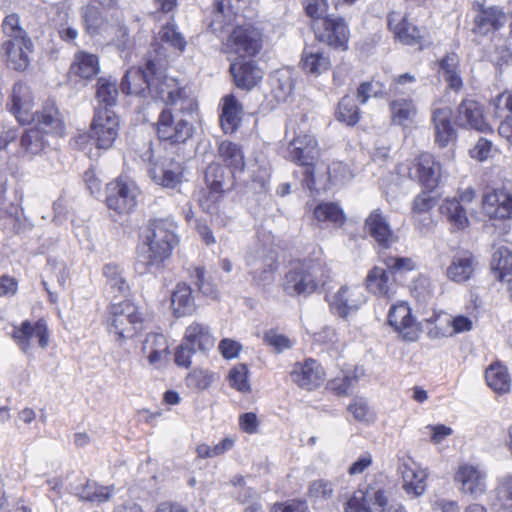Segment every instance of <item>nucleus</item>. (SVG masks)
<instances>
[{
    "label": "nucleus",
    "mask_w": 512,
    "mask_h": 512,
    "mask_svg": "<svg viewBox=\"0 0 512 512\" xmlns=\"http://www.w3.org/2000/svg\"><path fill=\"white\" fill-rule=\"evenodd\" d=\"M456 124L459 127L474 129L479 132L490 130L486 123L481 105L474 101L465 99L457 108Z\"/></svg>",
    "instance_id": "nucleus-28"
},
{
    "label": "nucleus",
    "mask_w": 512,
    "mask_h": 512,
    "mask_svg": "<svg viewBox=\"0 0 512 512\" xmlns=\"http://www.w3.org/2000/svg\"><path fill=\"white\" fill-rule=\"evenodd\" d=\"M380 261L389 270L395 278L398 274H402L415 269L416 264L410 257H396L388 254L380 256Z\"/></svg>",
    "instance_id": "nucleus-53"
},
{
    "label": "nucleus",
    "mask_w": 512,
    "mask_h": 512,
    "mask_svg": "<svg viewBox=\"0 0 512 512\" xmlns=\"http://www.w3.org/2000/svg\"><path fill=\"white\" fill-rule=\"evenodd\" d=\"M315 220L319 223L331 225L334 227H341L346 217L343 210L336 203L323 202L317 205L313 211Z\"/></svg>",
    "instance_id": "nucleus-43"
},
{
    "label": "nucleus",
    "mask_w": 512,
    "mask_h": 512,
    "mask_svg": "<svg viewBox=\"0 0 512 512\" xmlns=\"http://www.w3.org/2000/svg\"><path fill=\"white\" fill-rule=\"evenodd\" d=\"M284 157L299 166L305 167L302 183L309 190L315 189L317 180L314 165L320 157V148L315 137L309 134L295 136L289 142Z\"/></svg>",
    "instance_id": "nucleus-3"
},
{
    "label": "nucleus",
    "mask_w": 512,
    "mask_h": 512,
    "mask_svg": "<svg viewBox=\"0 0 512 512\" xmlns=\"http://www.w3.org/2000/svg\"><path fill=\"white\" fill-rule=\"evenodd\" d=\"M120 119L111 109H95L87 134H81L76 142L83 145L91 140L99 150H109L119 136Z\"/></svg>",
    "instance_id": "nucleus-4"
},
{
    "label": "nucleus",
    "mask_w": 512,
    "mask_h": 512,
    "mask_svg": "<svg viewBox=\"0 0 512 512\" xmlns=\"http://www.w3.org/2000/svg\"><path fill=\"white\" fill-rule=\"evenodd\" d=\"M482 206L485 214L494 219L512 218V195L503 189L484 195Z\"/></svg>",
    "instance_id": "nucleus-29"
},
{
    "label": "nucleus",
    "mask_w": 512,
    "mask_h": 512,
    "mask_svg": "<svg viewBox=\"0 0 512 512\" xmlns=\"http://www.w3.org/2000/svg\"><path fill=\"white\" fill-rule=\"evenodd\" d=\"M3 41L1 51L8 68L25 72L30 66V54L34 44L28 32L21 26L20 16L17 13L6 15L1 23Z\"/></svg>",
    "instance_id": "nucleus-1"
},
{
    "label": "nucleus",
    "mask_w": 512,
    "mask_h": 512,
    "mask_svg": "<svg viewBox=\"0 0 512 512\" xmlns=\"http://www.w3.org/2000/svg\"><path fill=\"white\" fill-rule=\"evenodd\" d=\"M364 375V369L356 366L352 371L347 372L342 378H335L330 381L329 386L338 395H346L355 387L360 377Z\"/></svg>",
    "instance_id": "nucleus-52"
},
{
    "label": "nucleus",
    "mask_w": 512,
    "mask_h": 512,
    "mask_svg": "<svg viewBox=\"0 0 512 512\" xmlns=\"http://www.w3.org/2000/svg\"><path fill=\"white\" fill-rule=\"evenodd\" d=\"M11 334L16 344L25 353L35 343L45 348L49 342L44 322H21L19 326L12 327Z\"/></svg>",
    "instance_id": "nucleus-20"
},
{
    "label": "nucleus",
    "mask_w": 512,
    "mask_h": 512,
    "mask_svg": "<svg viewBox=\"0 0 512 512\" xmlns=\"http://www.w3.org/2000/svg\"><path fill=\"white\" fill-rule=\"evenodd\" d=\"M309 495L316 500H327L333 495V484L322 479L313 481L309 486Z\"/></svg>",
    "instance_id": "nucleus-61"
},
{
    "label": "nucleus",
    "mask_w": 512,
    "mask_h": 512,
    "mask_svg": "<svg viewBox=\"0 0 512 512\" xmlns=\"http://www.w3.org/2000/svg\"><path fill=\"white\" fill-rule=\"evenodd\" d=\"M453 111L449 106H439L434 102L431 106V126L434 131L435 143L444 148L457 137L452 124Z\"/></svg>",
    "instance_id": "nucleus-18"
},
{
    "label": "nucleus",
    "mask_w": 512,
    "mask_h": 512,
    "mask_svg": "<svg viewBox=\"0 0 512 512\" xmlns=\"http://www.w3.org/2000/svg\"><path fill=\"white\" fill-rule=\"evenodd\" d=\"M265 342L274 348L276 352H283L293 346V341L287 336L280 334L274 330H270L264 335Z\"/></svg>",
    "instance_id": "nucleus-63"
},
{
    "label": "nucleus",
    "mask_w": 512,
    "mask_h": 512,
    "mask_svg": "<svg viewBox=\"0 0 512 512\" xmlns=\"http://www.w3.org/2000/svg\"><path fill=\"white\" fill-rule=\"evenodd\" d=\"M387 324L405 341H416L419 338L420 322H387Z\"/></svg>",
    "instance_id": "nucleus-59"
},
{
    "label": "nucleus",
    "mask_w": 512,
    "mask_h": 512,
    "mask_svg": "<svg viewBox=\"0 0 512 512\" xmlns=\"http://www.w3.org/2000/svg\"><path fill=\"white\" fill-rule=\"evenodd\" d=\"M108 314L113 320H140L137 306L127 299L111 304Z\"/></svg>",
    "instance_id": "nucleus-55"
},
{
    "label": "nucleus",
    "mask_w": 512,
    "mask_h": 512,
    "mask_svg": "<svg viewBox=\"0 0 512 512\" xmlns=\"http://www.w3.org/2000/svg\"><path fill=\"white\" fill-rule=\"evenodd\" d=\"M398 173L417 180L428 189L435 188L441 177V166L430 153H421L398 167Z\"/></svg>",
    "instance_id": "nucleus-9"
},
{
    "label": "nucleus",
    "mask_w": 512,
    "mask_h": 512,
    "mask_svg": "<svg viewBox=\"0 0 512 512\" xmlns=\"http://www.w3.org/2000/svg\"><path fill=\"white\" fill-rule=\"evenodd\" d=\"M35 127L47 135L63 137L65 135V121L63 114L54 99H47L40 109L35 111Z\"/></svg>",
    "instance_id": "nucleus-19"
},
{
    "label": "nucleus",
    "mask_w": 512,
    "mask_h": 512,
    "mask_svg": "<svg viewBox=\"0 0 512 512\" xmlns=\"http://www.w3.org/2000/svg\"><path fill=\"white\" fill-rule=\"evenodd\" d=\"M165 70L166 68L161 65V74L153 81L151 94L148 97L174 105L186 97V92L175 78L165 75Z\"/></svg>",
    "instance_id": "nucleus-24"
},
{
    "label": "nucleus",
    "mask_w": 512,
    "mask_h": 512,
    "mask_svg": "<svg viewBox=\"0 0 512 512\" xmlns=\"http://www.w3.org/2000/svg\"><path fill=\"white\" fill-rule=\"evenodd\" d=\"M270 512H309L306 501L304 500H289L281 503H274Z\"/></svg>",
    "instance_id": "nucleus-64"
},
{
    "label": "nucleus",
    "mask_w": 512,
    "mask_h": 512,
    "mask_svg": "<svg viewBox=\"0 0 512 512\" xmlns=\"http://www.w3.org/2000/svg\"><path fill=\"white\" fill-rule=\"evenodd\" d=\"M477 268V260L472 252L459 250L451 258L446 269V277L455 283L462 284L469 281Z\"/></svg>",
    "instance_id": "nucleus-25"
},
{
    "label": "nucleus",
    "mask_w": 512,
    "mask_h": 512,
    "mask_svg": "<svg viewBox=\"0 0 512 512\" xmlns=\"http://www.w3.org/2000/svg\"><path fill=\"white\" fill-rule=\"evenodd\" d=\"M100 73V60L96 54L78 50L69 66L67 79L75 84H87Z\"/></svg>",
    "instance_id": "nucleus-15"
},
{
    "label": "nucleus",
    "mask_w": 512,
    "mask_h": 512,
    "mask_svg": "<svg viewBox=\"0 0 512 512\" xmlns=\"http://www.w3.org/2000/svg\"><path fill=\"white\" fill-rule=\"evenodd\" d=\"M365 228L376 243L384 249L390 248L398 240L387 218L379 209L373 210L366 218Z\"/></svg>",
    "instance_id": "nucleus-27"
},
{
    "label": "nucleus",
    "mask_w": 512,
    "mask_h": 512,
    "mask_svg": "<svg viewBox=\"0 0 512 512\" xmlns=\"http://www.w3.org/2000/svg\"><path fill=\"white\" fill-rule=\"evenodd\" d=\"M474 198V190L467 188L459 194V198L446 199L441 205V212L453 227L458 230L465 229L469 224L467 206Z\"/></svg>",
    "instance_id": "nucleus-21"
},
{
    "label": "nucleus",
    "mask_w": 512,
    "mask_h": 512,
    "mask_svg": "<svg viewBox=\"0 0 512 512\" xmlns=\"http://www.w3.org/2000/svg\"><path fill=\"white\" fill-rule=\"evenodd\" d=\"M243 115V107L233 95H226L223 98L222 113L220 122L224 133L232 134L240 126Z\"/></svg>",
    "instance_id": "nucleus-35"
},
{
    "label": "nucleus",
    "mask_w": 512,
    "mask_h": 512,
    "mask_svg": "<svg viewBox=\"0 0 512 512\" xmlns=\"http://www.w3.org/2000/svg\"><path fill=\"white\" fill-rule=\"evenodd\" d=\"M388 504L386 489L377 483L369 485L365 491H357L346 503V512H384Z\"/></svg>",
    "instance_id": "nucleus-12"
},
{
    "label": "nucleus",
    "mask_w": 512,
    "mask_h": 512,
    "mask_svg": "<svg viewBox=\"0 0 512 512\" xmlns=\"http://www.w3.org/2000/svg\"><path fill=\"white\" fill-rule=\"evenodd\" d=\"M237 14L233 11L230 0H220L216 3L213 18L209 23L210 30L220 36L228 26L235 24Z\"/></svg>",
    "instance_id": "nucleus-38"
},
{
    "label": "nucleus",
    "mask_w": 512,
    "mask_h": 512,
    "mask_svg": "<svg viewBox=\"0 0 512 512\" xmlns=\"http://www.w3.org/2000/svg\"><path fill=\"white\" fill-rule=\"evenodd\" d=\"M84 29L90 36L100 34L103 29L106 19L101 11L94 6L87 7L82 15Z\"/></svg>",
    "instance_id": "nucleus-54"
},
{
    "label": "nucleus",
    "mask_w": 512,
    "mask_h": 512,
    "mask_svg": "<svg viewBox=\"0 0 512 512\" xmlns=\"http://www.w3.org/2000/svg\"><path fill=\"white\" fill-rule=\"evenodd\" d=\"M493 107V114L495 117L501 118L506 117V112L512 115V92L505 91L498 94L491 102Z\"/></svg>",
    "instance_id": "nucleus-60"
},
{
    "label": "nucleus",
    "mask_w": 512,
    "mask_h": 512,
    "mask_svg": "<svg viewBox=\"0 0 512 512\" xmlns=\"http://www.w3.org/2000/svg\"><path fill=\"white\" fill-rule=\"evenodd\" d=\"M230 71L236 86L246 90L256 86L263 77L262 70L253 61H235Z\"/></svg>",
    "instance_id": "nucleus-33"
},
{
    "label": "nucleus",
    "mask_w": 512,
    "mask_h": 512,
    "mask_svg": "<svg viewBox=\"0 0 512 512\" xmlns=\"http://www.w3.org/2000/svg\"><path fill=\"white\" fill-rule=\"evenodd\" d=\"M224 180H225V169L218 163L210 164L205 171V182L209 190L208 198L203 201L200 200V206L212 213L214 207L207 204L211 201L213 204L216 203L224 193Z\"/></svg>",
    "instance_id": "nucleus-31"
},
{
    "label": "nucleus",
    "mask_w": 512,
    "mask_h": 512,
    "mask_svg": "<svg viewBox=\"0 0 512 512\" xmlns=\"http://www.w3.org/2000/svg\"><path fill=\"white\" fill-rule=\"evenodd\" d=\"M231 387L240 392L250 391V384L248 381V368L245 364H237L233 367L228 375Z\"/></svg>",
    "instance_id": "nucleus-58"
},
{
    "label": "nucleus",
    "mask_w": 512,
    "mask_h": 512,
    "mask_svg": "<svg viewBox=\"0 0 512 512\" xmlns=\"http://www.w3.org/2000/svg\"><path fill=\"white\" fill-rule=\"evenodd\" d=\"M47 136L39 127L25 129L20 137V151L31 157L40 155L48 145Z\"/></svg>",
    "instance_id": "nucleus-36"
},
{
    "label": "nucleus",
    "mask_w": 512,
    "mask_h": 512,
    "mask_svg": "<svg viewBox=\"0 0 512 512\" xmlns=\"http://www.w3.org/2000/svg\"><path fill=\"white\" fill-rule=\"evenodd\" d=\"M192 289L186 284H178L171 297V306L176 318L189 314Z\"/></svg>",
    "instance_id": "nucleus-49"
},
{
    "label": "nucleus",
    "mask_w": 512,
    "mask_h": 512,
    "mask_svg": "<svg viewBox=\"0 0 512 512\" xmlns=\"http://www.w3.org/2000/svg\"><path fill=\"white\" fill-rule=\"evenodd\" d=\"M183 174V165L172 158L153 161L149 168V175L152 180L158 185L167 188H174L180 184Z\"/></svg>",
    "instance_id": "nucleus-22"
},
{
    "label": "nucleus",
    "mask_w": 512,
    "mask_h": 512,
    "mask_svg": "<svg viewBox=\"0 0 512 512\" xmlns=\"http://www.w3.org/2000/svg\"><path fill=\"white\" fill-rule=\"evenodd\" d=\"M293 383L300 388L311 391L321 385L324 373L321 366L314 359L297 362L290 373Z\"/></svg>",
    "instance_id": "nucleus-26"
},
{
    "label": "nucleus",
    "mask_w": 512,
    "mask_h": 512,
    "mask_svg": "<svg viewBox=\"0 0 512 512\" xmlns=\"http://www.w3.org/2000/svg\"><path fill=\"white\" fill-rule=\"evenodd\" d=\"M218 153L232 174L244 172L246 161L243 149L239 144L231 141H222L219 144Z\"/></svg>",
    "instance_id": "nucleus-37"
},
{
    "label": "nucleus",
    "mask_w": 512,
    "mask_h": 512,
    "mask_svg": "<svg viewBox=\"0 0 512 512\" xmlns=\"http://www.w3.org/2000/svg\"><path fill=\"white\" fill-rule=\"evenodd\" d=\"M336 119L348 126H354L360 119V111L353 97L345 95L338 103Z\"/></svg>",
    "instance_id": "nucleus-50"
},
{
    "label": "nucleus",
    "mask_w": 512,
    "mask_h": 512,
    "mask_svg": "<svg viewBox=\"0 0 512 512\" xmlns=\"http://www.w3.org/2000/svg\"><path fill=\"white\" fill-rule=\"evenodd\" d=\"M426 324L427 334L431 339L450 337L472 329V322H426Z\"/></svg>",
    "instance_id": "nucleus-45"
},
{
    "label": "nucleus",
    "mask_w": 512,
    "mask_h": 512,
    "mask_svg": "<svg viewBox=\"0 0 512 512\" xmlns=\"http://www.w3.org/2000/svg\"><path fill=\"white\" fill-rule=\"evenodd\" d=\"M114 491L113 486H99L95 482L86 481L79 487L72 488V492L81 500L103 503L107 502Z\"/></svg>",
    "instance_id": "nucleus-41"
},
{
    "label": "nucleus",
    "mask_w": 512,
    "mask_h": 512,
    "mask_svg": "<svg viewBox=\"0 0 512 512\" xmlns=\"http://www.w3.org/2000/svg\"><path fill=\"white\" fill-rule=\"evenodd\" d=\"M302 69L307 73L314 76H318L326 72L331 62L328 56H326L319 48L306 47L303 50L301 58Z\"/></svg>",
    "instance_id": "nucleus-39"
},
{
    "label": "nucleus",
    "mask_w": 512,
    "mask_h": 512,
    "mask_svg": "<svg viewBox=\"0 0 512 512\" xmlns=\"http://www.w3.org/2000/svg\"><path fill=\"white\" fill-rule=\"evenodd\" d=\"M317 39L334 48L346 49L348 28L342 18L326 17L313 22Z\"/></svg>",
    "instance_id": "nucleus-14"
},
{
    "label": "nucleus",
    "mask_w": 512,
    "mask_h": 512,
    "mask_svg": "<svg viewBox=\"0 0 512 512\" xmlns=\"http://www.w3.org/2000/svg\"><path fill=\"white\" fill-rule=\"evenodd\" d=\"M263 32L252 23L235 24L230 32L225 49L241 58L254 57L263 48Z\"/></svg>",
    "instance_id": "nucleus-7"
},
{
    "label": "nucleus",
    "mask_w": 512,
    "mask_h": 512,
    "mask_svg": "<svg viewBox=\"0 0 512 512\" xmlns=\"http://www.w3.org/2000/svg\"><path fill=\"white\" fill-rule=\"evenodd\" d=\"M348 410L357 421L370 422L373 420V413L370 411L367 401L363 398L355 399L348 406Z\"/></svg>",
    "instance_id": "nucleus-62"
},
{
    "label": "nucleus",
    "mask_w": 512,
    "mask_h": 512,
    "mask_svg": "<svg viewBox=\"0 0 512 512\" xmlns=\"http://www.w3.org/2000/svg\"><path fill=\"white\" fill-rule=\"evenodd\" d=\"M161 74V62L147 59L143 65L130 67L120 82V90L125 95L147 98L151 94L152 83Z\"/></svg>",
    "instance_id": "nucleus-5"
},
{
    "label": "nucleus",
    "mask_w": 512,
    "mask_h": 512,
    "mask_svg": "<svg viewBox=\"0 0 512 512\" xmlns=\"http://www.w3.org/2000/svg\"><path fill=\"white\" fill-rule=\"evenodd\" d=\"M487 474L477 465L464 463L458 466L454 480L462 493L477 498L487 489Z\"/></svg>",
    "instance_id": "nucleus-17"
},
{
    "label": "nucleus",
    "mask_w": 512,
    "mask_h": 512,
    "mask_svg": "<svg viewBox=\"0 0 512 512\" xmlns=\"http://www.w3.org/2000/svg\"><path fill=\"white\" fill-rule=\"evenodd\" d=\"M105 193L107 207L119 215L130 214L137 206L139 190L133 182L116 178L106 185Z\"/></svg>",
    "instance_id": "nucleus-10"
},
{
    "label": "nucleus",
    "mask_w": 512,
    "mask_h": 512,
    "mask_svg": "<svg viewBox=\"0 0 512 512\" xmlns=\"http://www.w3.org/2000/svg\"><path fill=\"white\" fill-rule=\"evenodd\" d=\"M271 92L278 102H284L291 95L294 81L288 70L275 72L270 78Z\"/></svg>",
    "instance_id": "nucleus-48"
},
{
    "label": "nucleus",
    "mask_w": 512,
    "mask_h": 512,
    "mask_svg": "<svg viewBox=\"0 0 512 512\" xmlns=\"http://www.w3.org/2000/svg\"><path fill=\"white\" fill-rule=\"evenodd\" d=\"M156 134L161 141L180 144L192 136V127L188 121L182 119L175 121L172 112L164 109L156 123Z\"/></svg>",
    "instance_id": "nucleus-13"
},
{
    "label": "nucleus",
    "mask_w": 512,
    "mask_h": 512,
    "mask_svg": "<svg viewBox=\"0 0 512 512\" xmlns=\"http://www.w3.org/2000/svg\"><path fill=\"white\" fill-rule=\"evenodd\" d=\"M439 66L449 88L459 91L463 86L459 69V56L454 52L448 53L440 60Z\"/></svg>",
    "instance_id": "nucleus-42"
},
{
    "label": "nucleus",
    "mask_w": 512,
    "mask_h": 512,
    "mask_svg": "<svg viewBox=\"0 0 512 512\" xmlns=\"http://www.w3.org/2000/svg\"><path fill=\"white\" fill-rule=\"evenodd\" d=\"M317 265L311 262L294 263L283 280L284 291L291 296H307L318 287Z\"/></svg>",
    "instance_id": "nucleus-8"
},
{
    "label": "nucleus",
    "mask_w": 512,
    "mask_h": 512,
    "mask_svg": "<svg viewBox=\"0 0 512 512\" xmlns=\"http://www.w3.org/2000/svg\"><path fill=\"white\" fill-rule=\"evenodd\" d=\"M494 494L493 506L499 510L512 512V473L498 479Z\"/></svg>",
    "instance_id": "nucleus-47"
},
{
    "label": "nucleus",
    "mask_w": 512,
    "mask_h": 512,
    "mask_svg": "<svg viewBox=\"0 0 512 512\" xmlns=\"http://www.w3.org/2000/svg\"><path fill=\"white\" fill-rule=\"evenodd\" d=\"M473 10L475 16L472 31L475 34L485 36L490 32L501 29L507 22L506 13L499 6L486 7L482 3L474 2Z\"/></svg>",
    "instance_id": "nucleus-16"
},
{
    "label": "nucleus",
    "mask_w": 512,
    "mask_h": 512,
    "mask_svg": "<svg viewBox=\"0 0 512 512\" xmlns=\"http://www.w3.org/2000/svg\"><path fill=\"white\" fill-rule=\"evenodd\" d=\"M96 98L104 107L102 109H110L113 107L118 98V88L116 83L109 79L100 77L97 80Z\"/></svg>",
    "instance_id": "nucleus-51"
},
{
    "label": "nucleus",
    "mask_w": 512,
    "mask_h": 512,
    "mask_svg": "<svg viewBox=\"0 0 512 512\" xmlns=\"http://www.w3.org/2000/svg\"><path fill=\"white\" fill-rule=\"evenodd\" d=\"M388 27L399 42L405 45H414L420 42V30L407 21L405 14L393 11L388 15Z\"/></svg>",
    "instance_id": "nucleus-30"
},
{
    "label": "nucleus",
    "mask_w": 512,
    "mask_h": 512,
    "mask_svg": "<svg viewBox=\"0 0 512 512\" xmlns=\"http://www.w3.org/2000/svg\"><path fill=\"white\" fill-rule=\"evenodd\" d=\"M414 75L405 73L397 76L390 85L392 100L390 102L391 120L394 124L408 127L415 122L418 108L411 96L404 97L405 91L402 88L407 83H414Z\"/></svg>",
    "instance_id": "nucleus-6"
},
{
    "label": "nucleus",
    "mask_w": 512,
    "mask_h": 512,
    "mask_svg": "<svg viewBox=\"0 0 512 512\" xmlns=\"http://www.w3.org/2000/svg\"><path fill=\"white\" fill-rule=\"evenodd\" d=\"M365 283L368 291L376 296L389 298L394 293L395 279L386 267L374 266L370 269Z\"/></svg>",
    "instance_id": "nucleus-32"
},
{
    "label": "nucleus",
    "mask_w": 512,
    "mask_h": 512,
    "mask_svg": "<svg viewBox=\"0 0 512 512\" xmlns=\"http://www.w3.org/2000/svg\"><path fill=\"white\" fill-rule=\"evenodd\" d=\"M488 386L496 393L504 394L510 391L511 377L506 366L500 362L491 364L485 371Z\"/></svg>",
    "instance_id": "nucleus-40"
},
{
    "label": "nucleus",
    "mask_w": 512,
    "mask_h": 512,
    "mask_svg": "<svg viewBox=\"0 0 512 512\" xmlns=\"http://www.w3.org/2000/svg\"><path fill=\"white\" fill-rule=\"evenodd\" d=\"M491 269L499 281L512 277V252L507 247L500 246L493 252Z\"/></svg>",
    "instance_id": "nucleus-44"
},
{
    "label": "nucleus",
    "mask_w": 512,
    "mask_h": 512,
    "mask_svg": "<svg viewBox=\"0 0 512 512\" xmlns=\"http://www.w3.org/2000/svg\"><path fill=\"white\" fill-rule=\"evenodd\" d=\"M35 97L32 89L22 81L16 82L6 104L7 110L20 125H30L35 120Z\"/></svg>",
    "instance_id": "nucleus-11"
},
{
    "label": "nucleus",
    "mask_w": 512,
    "mask_h": 512,
    "mask_svg": "<svg viewBox=\"0 0 512 512\" xmlns=\"http://www.w3.org/2000/svg\"><path fill=\"white\" fill-rule=\"evenodd\" d=\"M156 41H159L160 44L168 45L179 53H182L187 45L185 38L178 31L174 23L173 16H171L170 21L161 26Z\"/></svg>",
    "instance_id": "nucleus-46"
},
{
    "label": "nucleus",
    "mask_w": 512,
    "mask_h": 512,
    "mask_svg": "<svg viewBox=\"0 0 512 512\" xmlns=\"http://www.w3.org/2000/svg\"><path fill=\"white\" fill-rule=\"evenodd\" d=\"M365 302V297L358 287L342 286L330 301V309L340 318L352 316Z\"/></svg>",
    "instance_id": "nucleus-23"
},
{
    "label": "nucleus",
    "mask_w": 512,
    "mask_h": 512,
    "mask_svg": "<svg viewBox=\"0 0 512 512\" xmlns=\"http://www.w3.org/2000/svg\"><path fill=\"white\" fill-rule=\"evenodd\" d=\"M402 481L404 491L413 497L421 496L426 490V470L418 467L416 464L401 466Z\"/></svg>",
    "instance_id": "nucleus-34"
},
{
    "label": "nucleus",
    "mask_w": 512,
    "mask_h": 512,
    "mask_svg": "<svg viewBox=\"0 0 512 512\" xmlns=\"http://www.w3.org/2000/svg\"><path fill=\"white\" fill-rule=\"evenodd\" d=\"M103 275L112 288H116L121 293L129 291V285L122 276L121 269L116 263H107L103 266Z\"/></svg>",
    "instance_id": "nucleus-57"
},
{
    "label": "nucleus",
    "mask_w": 512,
    "mask_h": 512,
    "mask_svg": "<svg viewBox=\"0 0 512 512\" xmlns=\"http://www.w3.org/2000/svg\"><path fill=\"white\" fill-rule=\"evenodd\" d=\"M328 182L332 186H342L353 178V173L347 164L334 161L327 168Z\"/></svg>",
    "instance_id": "nucleus-56"
},
{
    "label": "nucleus",
    "mask_w": 512,
    "mask_h": 512,
    "mask_svg": "<svg viewBox=\"0 0 512 512\" xmlns=\"http://www.w3.org/2000/svg\"><path fill=\"white\" fill-rule=\"evenodd\" d=\"M178 243L177 235L166 221L150 220L144 235L143 249L139 254L145 270L162 268Z\"/></svg>",
    "instance_id": "nucleus-2"
}]
</instances>
